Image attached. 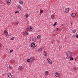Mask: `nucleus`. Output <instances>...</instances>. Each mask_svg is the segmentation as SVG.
Returning a JSON list of instances; mask_svg holds the SVG:
<instances>
[{
  "label": "nucleus",
  "mask_w": 78,
  "mask_h": 78,
  "mask_svg": "<svg viewBox=\"0 0 78 78\" xmlns=\"http://www.w3.org/2000/svg\"><path fill=\"white\" fill-rule=\"evenodd\" d=\"M51 19H53L54 18V15H51Z\"/></svg>",
  "instance_id": "22"
},
{
  "label": "nucleus",
  "mask_w": 78,
  "mask_h": 78,
  "mask_svg": "<svg viewBox=\"0 0 78 78\" xmlns=\"http://www.w3.org/2000/svg\"><path fill=\"white\" fill-rule=\"evenodd\" d=\"M27 61L28 62H30V61H31V60H30V59H28L27 60Z\"/></svg>",
  "instance_id": "24"
},
{
  "label": "nucleus",
  "mask_w": 78,
  "mask_h": 78,
  "mask_svg": "<svg viewBox=\"0 0 78 78\" xmlns=\"http://www.w3.org/2000/svg\"><path fill=\"white\" fill-rule=\"evenodd\" d=\"M41 38V35H38L37 36V39H39Z\"/></svg>",
  "instance_id": "16"
},
{
  "label": "nucleus",
  "mask_w": 78,
  "mask_h": 78,
  "mask_svg": "<svg viewBox=\"0 0 78 78\" xmlns=\"http://www.w3.org/2000/svg\"><path fill=\"white\" fill-rule=\"evenodd\" d=\"M47 60L49 64H52V61H51V60L50 59V58H48Z\"/></svg>",
  "instance_id": "5"
},
{
  "label": "nucleus",
  "mask_w": 78,
  "mask_h": 78,
  "mask_svg": "<svg viewBox=\"0 0 78 78\" xmlns=\"http://www.w3.org/2000/svg\"><path fill=\"white\" fill-rule=\"evenodd\" d=\"M32 40L33 42H36V39L35 38H34L32 39Z\"/></svg>",
  "instance_id": "18"
},
{
  "label": "nucleus",
  "mask_w": 78,
  "mask_h": 78,
  "mask_svg": "<svg viewBox=\"0 0 78 78\" xmlns=\"http://www.w3.org/2000/svg\"><path fill=\"white\" fill-rule=\"evenodd\" d=\"M13 61H14V60L13 59H11L10 60V62H13Z\"/></svg>",
  "instance_id": "26"
},
{
  "label": "nucleus",
  "mask_w": 78,
  "mask_h": 78,
  "mask_svg": "<svg viewBox=\"0 0 78 78\" xmlns=\"http://www.w3.org/2000/svg\"><path fill=\"white\" fill-rule=\"evenodd\" d=\"M76 37L77 38H78V34L76 36Z\"/></svg>",
  "instance_id": "40"
},
{
  "label": "nucleus",
  "mask_w": 78,
  "mask_h": 78,
  "mask_svg": "<svg viewBox=\"0 0 78 78\" xmlns=\"http://www.w3.org/2000/svg\"><path fill=\"white\" fill-rule=\"evenodd\" d=\"M75 32H76V30H74L73 31V33H75Z\"/></svg>",
  "instance_id": "30"
},
{
  "label": "nucleus",
  "mask_w": 78,
  "mask_h": 78,
  "mask_svg": "<svg viewBox=\"0 0 78 78\" xmlns=\"http://www.w3.org/2000/svg\"><path fill=\"white\" fill-rule=\"evenodd\" d=\"M76 59H75V61H76Z\"/></svg>",
  "instance_id": "46"
},
{
  "label": "nucleus",
  "mask_w": 78,
  "mask_h": 78,
  "mask_svg": "<svg viewBox=\"0 0 78 78\" xmlns=\"http://www.w3.org/2000/svg\"><path fill=\"white\" fill-rule=\"evenodd\" d=\"M29 31H30V32H31V31H33V27H31L30 26L29 27Z\"/></svg>",
  "instance_id": "10"
},
{
  "label": "nucleus",
  "mask_w": 78,
  "mask_h": 78,
  "mask_svg": "<svg viewBox=\"0 0 78 78\" xmlns=\"http://www.w3.org/2000/svg\"><path fill=\"white\" fill-rule=\"evenodd\" d=\"M9 69L11 70V69H12V68L10 66H9Z\"/></svg>",
  "instance_id": "31"
},
{
  "label": "nucleus",
  "mask_w": 78,
  "mask_h": 78,
  "mask_svg": "<svg viewBox=\"0 0 78 78\" xmlns=\"http://www.w3.org/2000/svg\"><path fill=\"white\" fill-rule=\"evenodd\" d=\"M55 43V41H52V44H53V43Z\"/></svg>",
  "instance_id": "37"
},
{
  "label": "nucleus",
  "mask_w": 78,
  "mask_h": 78,
  "mask_svg": "<svg viewBox=\"0 0 78 78\" xmlns=\"http://www.w3.org/2000/svg\"><path fill=\"white\" fill-rule=\"evenodd\" d=\"M25 16L26 17H27V18H28L29 16L28 14H26L25 15Z\"/></svg>",
  "instance_id": "23"
},
{
  "label": "nucleus",
  "mask_w": 78,
  "mask_h": 78,
  "mask_svg": "<svg viewBox=\"0 0 78 78\" xmlns=\"http://www.w3.org/2000/svg\"><path fill=\"white\" fill-rule=\"evenodd\" d=\"M12 51H13V50H10V53H12Z\"/></svg>",
  "instance_id": "32"
},
{
  "label": "nucleus",
  "mask_w": 78,
  "mask_h": 78,
  "mask_svg": "<svg viewBox=\"0 0 78 78\" xmlns=\"http://www.w3.org/2000/svg\"><path fill=\"white\" fill-rule=\"evenodd\" d=\"M31 46L32 48H34L35 46V44L34 43H32L31 44Z\"/></svg>",
  "instance_id": "11"
},
{
  "label": "nucleus",
  "mask_w": 78,
  "mask_h": 78,
  "mask_svg": "<svg viewBox=\"0 0 78 78\" xmlns=\"http://www.w3.org/2000/svg\"><path fill=\"white\" fill-rule=\"evenodd\" d=\"M73 69L74 70H78V67L76 66H74L73 67Z\"/></svg>",
  "instance_id": "15"
},
{
  "label": "nucleus",
  "mask_w": 78,
  "mask_h": 78,
  "mask_svg": "<svg viewBox=\"0 0 78 78\" xmlns=\"http://www.w3.org/2000/svg\"><path fill=\"white\" fill-rule=\"evenodd\" d=\"M73 37H76V35H73Z\"/></svg>",
  "instance_id": "36"
},
{
  "label": "nucleus",
  "mask_w": 78,
  "mask_h": 78,
  "mask_svg": "<svg viewBox=\"0 0 78 78\" xmlns=\"http://www.w3.org/2000/svg\"><path fill=\"white\" fill-rule=\"evenodd\" d=\"M19 3H20V5H23V2H22V1H19Z\"/></svg>",
  "instance_id": "17"
},
{
  "label": "nucleus",
  "mask_w": 78,
  "mask_h": 78,
  "mask_svg": "<svg viewBox=\"0 0 78 78\" xmlns=\"http://www.w3.org/2000/svg\"><path fill=\"white\" fill-rule=\"evenodd\" d=\"M22 69V66H20L18 68V69L19 70H21Z\"/></svg>",
  "instance_id": "19"
},
{
  "label": "nucleus",
  "mask_w": 78,
  "mask_h": 78,
  "mask_svg": "<svg viewBox=\"0 0 78 78\" xmlns=\"http://www.w3.org/2000/svg\"><path fill=\"white\" fill-rule=\"evenodd\" d=\"M28 30H27L26 31H24L23 33V34H24V35H28Z\"/></svg>",
  "instance_id": "2"
},
{
  "label": "nucleus",
  "mask_w": 78,
  "mask_h": 78,
  "mask_svg": "<svg viewBox=\"0 0 78 78\" xmlns=\"http://www.w3.org/2000/svg\"><path fill=\"white\" fill-rule=\"evenodd\" d=\"M4 34H5V37H8V31L6 30H5L4 31Z\"/></svg>",
  "instance_id": "3"
},
{
  "label": "nucleus",
  "mask_w": 78,
  "mask_h": 78,
  "mask_svg": "<svg viewBox=\"0 0 78 78\" xmlns=\"http://www.w3.org/2000/svg\"><path fill=\"white\" fill-rule=\"evenodd\" d=\"M71 24H73V23H71Z\"/></svg>",
  "instance_id": "44"
},
{
  "label": "nucleus",
  "mask_w": 78,
  "mask_h": 78,
  "mask_svg": "<svg viewBox=\"0 0 78 78\" xmlns=\"http://www.w3.org/2000/svg\"><path fill=\"white\" fill-rule=\"evenodd\" d=\"M40 14H42L43 13V10H42L40 9Z\"/></svg>",
  "instance_id": "21"
},
{
  "label": "nucleus",
  "mask_w": 78,
  "mask_h": 78,
  "mask_svg": "<svg viewBox=\"0 0 78 78\" xmlns=\"http://www.w3.org/2000/svg\"><path fill=\"white\" fill-rule=\"evenodd\" d=\"M44 56H46V55H47V53L45 52H44Z\"/></svg>",
  "instance_id": "27"
},
{
  "label": "nucleus",
  "mask_w": 78,
  "mask_h": 78,
  "mask_svg": "<svg viewBox=\"0 0 78 78\" xmlns=\"http://www.w3.org/2000/svg\"><path fill=\"white\" fill-rule=\"evenodd\" d=\"M14 37H13L11 38V40L12 41V40H14Z\"/></svg>",
  "instance_id": "29"
},
{
  "label": "nucleus",
  "mask_w": 78,
  "mask_h": 78,
  "mask_svg": "<svg viewBox=\"0 0 78 78\" xmlns=\"http://www.w3.org/2000/svg\"><path fill=\"white\" fill-rule=\"evenodd\" d=\"M7 4L8 5H10L11 4V0H8L7 2Z\"/></svg>",
  "instance_id": "7"
},
{
  "label": "nucleus",
  "mask_w": 78,
  "mask_h": 78,
  "mask_svg": "<svg viewBox=\"0 0 78 78\" xmlns=\"http://www.w3.org/2000/svg\"><path fill=\"white\" fill-rule=\"evenodd\" d=\"M7 75L9 76V78H12V75H11V73H8L7 74Z\"/></svg>",
  "instance_id": "6"
},
{
  "label": "nucleus",
  "mask_w": 78,
  "mask_h": 78,
  "mask_svg": "<svg viewBox=\"0 0 78 78\" xmlns=\"http://www.w3.org/2000/svg\"><path fill=\"white\" fill-rule=\"evenodd\" d=\"M57 22H56L54 24L56 25H57Z\"/></svg>",
  "instance_id": "35"
},
{
  "label": "nucleus",
  "mask_w": 78,
  "mask_h": 78,
  "mask_svg": "<svg viewBox=\"0 0 78 78\" xmlns=\"http://www.w3.org/2000/svg\"><path fill=\"white\" fill-rule=\"evenodd\" d=\"M75 13H73L71 14V16L72 17H75Z\"/></svg>",
  "instance_id": "13"
},
{
  "label": "nucleus",
  "mask_w": 78,
  "mask_h": 78,
  "mask_svg": "<svg viewBox=\"0 0 78 78\" xmlns=\"http://www.w3.org/2000/svg\"><path fill=\"white\" fill-rule=\"evenodd\" d=\"M42 48H40L37 49V51H42Z\"/></svg>",
  "instance_id": "9"
},
{
  "label": "nucleus",
  "mask_w": 78,
  "mask_h": 78,
  "mask_svg": "<svg viewBox=\"0 0 78 78\" xmlns=\"http://www.w3.org/2000/svg\"><path fill=\"white\" fill-rule=\"evenodd\" d=\"M53 26H54V27H55V24H54Z\"/></svg>",
  "instance_id": "41"
},
{
  "label": "nucleus",
  "mask_w": 78,
  "mask_h": 78,
  "mask_svg": "<svg viewBox=\"0 0 78 78\" xmlns=\"http://www.w3.org/2000/svg\"><path fill=\"white\" fill-rule=\"evenodd\" d=\"M57 42H58V43H59V41H57Z\"/></svg>",
  "instance_id": "43"
},
{
  "label": "nucleus",
  "mask_w": 78,
  "mask_h": 78,
  "mask_svg": "<svg viewBox=\"0 0 78 78\" xmlns=\"http://www.w3.org/2000/svg\"><path fill=\"white\" fill-rule=\"evenodd\" d=\"M62 26H63V25H64V24H62Z\"/></svg>",
  "instance_id": "45"
},
{
  "label": "nucleus",
  "mask_w": 78,
  "mask_h": 78,
  "mask_svg": "<svg viewBox=\"0 0 78 78\" xmlns=\"http://www.w3.org/2000/svg\"><path fill=\"white\" fill-rule=\"evenodd\" d=\"M71 56H72V54L70 52H68L66 54V59H69Z\"/></svg>",
  "instance_id": "1"
},
{
  "label": "nucleus",
  "mask_w": 78,
  "mask_h": 78,
  "mask_svg": "<svg viewBox=\"0 0 78 78\" xmlns=\"http://www.w3.org/2000/svg\"><path fill=\"white\" fill-rule=\"evenodd\" d=\"M1 45H2V44H1V43H0V46H1Z\"/></svg>",
  "instance_id": "42"
},
{
  "label": "nucleus",
  "mask_w": 78,
  "mask_h": 78,
  "mask_svg": "<svg viewBox=\"0 0 78 78\" xmlns=\"http://www.w3.org/2000/svg\"><path fill=\"white\" fill-rule=\"evenodd\" d=\"M18 12H19V11H17L15 12V14H16V13H18Z\"/></svg>",
  "instance_id": "33"
},
{
  "label": "nucleus",
  "mask_w": 78,
  "mask_h": 78,
  "mask_svg": "<svg viewBox=\"0 0 78 78\" xmlns=\"http://www.w3.org/2000/svg\"><path fill=\"white\" fill-rule=\"evenodd\" d=\"M41 31V30H40V31Z\"/></svg>",
  "instance_id": "47"
},
{
  "label": "nucleus",
  "mask_w": 78,
  "mask_h": 78,
  "mask_svg": "<svg viewBox=\"0 0 78 78\" xmlns=\"http://www.w3.org/2000/svg\"><path fill=\"white\" fill-rule=\"evenodd\" d=\"M26 30H27V31H28V30H29V27H27L26 28Z\"/></svg>",
  "instance_id": "34"
},
{
  "label": "nucleus",
  "mask_w": 78,
  "mask_h": 78,
  "mask_svg": "<svg viewBox=\"0 0 78 78\" xmlns=\"http://www.w3.org/2000/svg\"><path fill=\"white\" fill-rule=\"evenodd\" d=\"M3 3V2H2V1H0V5H2V3Z\"/></svg>",
  "instance_id": "28"
},
{
  "label": "nucleus",
  "mask_w": 78,
  "mask_h": 78,
  "mask_svg": "<svg viewBox=\"0 0 78 78\" xmlns=\"http://www.w3.org/2000/svg\"><path fill=\"white\" fill-rule=\"evenodd\" d=\"M17 8L19 10H21V9L22 8V7L20 5H18L17 6Z\"/></svg>",
  "instance_id": "8"
},
{
  "label": "nucleus",
  "mask_w": 78,
  "mask_h": 78,
  "mask_svg": "<svg viewBox=\"0 0 78 78\" xmlns=\"http://www.w3.org/2000/svg\"><path fill=\"white\" fill-rule=\"evenodd\" d=\"M70 59L71 60V61H72V60L73 59V57H71L70 58Z\"/></svg>",
  "instance_id": "25"
},
{
  "label": "nucleus",
  "mask_w": 78,
  "mask_h": 78,
  "mask_svg": "<svg viewBox=\"0 0 78 78\" xmlns=\"http://www.w3.org/2000/svg\"><path fill=\"white\" fill-rule=\"evenodd\" d=\"M55 75L56 77H57V78H58L59 76V74L58 72L55 73Z\"/></svg>",
  "instance_id": "4"
},
{
  "label": "nucleus",
  "mask_w": 78,
  "mask_h": 78,
  "mask_svg": "<svg viewBox=\"0 0 78 78\" xmlns=\"http://www.w3.org/2000/svg\"><path fill=\"white\" fill-rule=\"evenodd\" d=\"M48 73H49V72L47 71H46L45 72V75H46V76L48 75Z\"/></svg>",
  "instance_id": "12"
},
{
  "label": "nucleus",
  "mask_w": 78,
  "mask_h": 78,
  "mask_svg": "<svg viewBox=\"0 0 78 78\" xmlns=\"http://www.w3.org/2000/svg\"><path fill=\"white\" fill-rule=\"evenodd\" d=\"M70 10V9L69 8H67L65 10L66 12H68L69 10Z\"/></svg>",
  "instance_id": "14"
},
{
  "label": "nucleus",
  "mask_w": 78,
  "mask_h": 78,
  "mask_svg": "<svg viewBox=\"0 0 78 78\" xmlns=\"http://www.w3.org/2000/svg\"><path fill=\"white\" fill-rule=\"evenodd\" d=\"M16 24H18V23H19V22H17L16 23Z\"/></svg>",
  "instance_id": "38"
},
{
  "label": "nucleus",
  "mask_w": 78,
  "mask_h": 78,
  "mask_svg": "<svg viewBox=\"0 0 78 78\" xmlns=\"http://www.w3.org/2000/svg\"><path fill=\"white\" fill-rule=\"evenodd\" d=\"M58 30V28H57L56 29V31H57V30Z\"/></svg>",
  "instance_id": "39"
},
{
  "label": "nucleus",
  "mask_w": 78,
  "mask_h": 78,
  "mask_svg": "<svg viewBox=\"0 0 78 78\" xmlns=\"http://www.w3.org/2000/svg\"><path fill=\"white\" fill-rule=\"evenodd\" d=\"M30 59L31 60V61H34V59H35V58H34V57H32L30 58Z\"/></svg>",
  "instance_id": "20"
}]
</instances>
